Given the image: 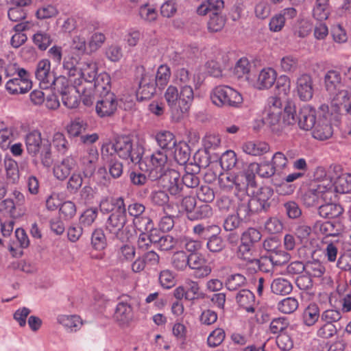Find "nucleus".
Returning <instances> with one entry per match:
<instances>
[{"label": "nucleus", "instance_id": "obj_62", "mask_svg": "<svg viewBox=\"0 0 351 351\" xmlns=\"http://www.w3.org/2000/svg\"><path fill=\"white\" fill-rule=\"evenodd\" d=\"M33 42L39 49L44 51L50 45L51 38L49 34L39 32L34 35Z\"/></svg>", "mask_w": 351, "mask_h": 351}, {"label": "nucleus", "instance_id": "obj_42", "mask_svg": "<svg viewBox=\"0 0 351 351\" xmlns=\"http://www.w3.org/2000/svg\"><path fill=\"white\" fill-rule=\"evenodd\" d=\"M298 65V59L293 55H286L280 60V70L285 73H293L296 71Z\"/></svg>", "mask_w": 351, "mask_h": 351}, {"label": "nucleus", "instance_id": "obj_52", "mask_svg": "<svg viewBox=\"0 0 351 351\" xmlns=\"http://www.w3.org/2000/svg\"><path fill=\"white\" fill-rule=\"evenodd\" d=\"M136 255L134 246L130 244L122 245L117 252L118 258L122 262L132 261Z\"/></svg>", "mask_w": 351, "mask_h": 351}, {"label": "nucleus", "instance_id": "obj_55", "mask_svg": "<svg viewBox=\"0 0 351 351\" xmlns=\"http://www.w3.org/2000/svg\"><path fill=\"white\" fill-rule=\"evenodd\" d=\"M250 67L251 65L249 60L245 58H242L237 62L234 69V73L238 78L245 77L248 80L249 77L247 75L250 72Z\"/></svg>", "mask_w": 351, "mask_h": 351}, {"label": "nucleus", "instance_id": "obj_39", "mask_svg": "<svg viewBox=\"0 0 351 351\" xmlns=\"http://www.w3.org/2000/svg\"><path fill=\"white\" fill-rule=\"evenodd\" d=\"M271 289L276 295H287L292 291L293 287L291 282L287 279L277 278L272 281Z\"/></svg>", "mask_w": 351, "mask_h": 351}, {"label": "nucleus", "instance_id": "obj_40", "mask_svg": "<svg viewBox=\"0 0 351 351\" xmlns=\"http://www.w3.org/2000/svg\"><path fill=\"white\" fill-rule=\"evenodd\" d=\"M343 213L340 205L328 203L319 207V214L324 218L332 219L339 217Z\"/></svg>", "mask_w": 351, "mask_h": 351}, {"label": "nucleus", "instance_id": "obj_36", "mask_svg": "<svg viewBox=\"0 0 351 351\" xmlns=\"http://www.w3.org/2000/svg\"><path fill=\"white\" fill-rule=\"evenodd\" d=\"M321 317L319 308L315 303L310 304L304 310L302 313L303 323L307 326H312Z\"/></svg>", "mask_w": 351, "mask_h": 351}, {"label": "nucleus", "instance_id": "obj_21", "mask_svg": "<svg viewBox=\"0 0 351 351\" xmlns=\"http://www.w3.org/2000/svg\"><path fill=\"white\" fill-rule=\"evenodd\" d=\"M325 86L327 91L337 98L340 95V92L346 90L341 82V74L335 70L328 71L324 76Z\"/></svg>", "mask_w": 351, "mask_h": 351}, {"label": "nucleus", "instance_id": "obj_56", "mask_svg": "<svg viewBox=\"0 0 351 351\" xmlns=\"http://www.w3.org/2000/svg\"><path fill=\"white\" fill-rule=\"evenodd\" d=\"M52 144L58 152L64 154L69 149V144L64 135L61 132H56L53 136Z\"/></svg>", "mask_w": 351, "mask_h": 351}, {"label": "nucleus", "instance_id": "obj_26", "mask_svg": "<svg viewBox=\"0 0 351 351\" xmlns=\"http://www.w3.org/2000/svg\"><path fill=\"white\" fill-rule=\"evenodd\" d=\"M99 158V153L96 148H90L80 158V164L82 167L83 173L86 177L91 176L95 171V164Z\"/></svg>", "mask_w": 351, "mask_h": 351}, {"label": "nucleus", "instance_id": "obj_32", "mask_svg": "<svg viewBox=\"0 0 351 351\" xmlns=\"http://www.w3.org/2000/svg\"><path fill=\"white\" fill-rule=\"evenodd\" d=\"M12 196L15 199V202L13 198L5 199L1 204V210L3 209L12 218H16L19 216L16 213V206L22 204L25 201V197L21 192L16 190L12 192Z\"/></svg>", "mask_w": 351, "mask_h": 351}, {"label": "nucleus", "instance_id": "obj_41", "mask_svg": "<svg viewBox=\"0 0 351 351\" xmlns=\"http://www.w3.org/2000/svg\"><path fill=\"white\" fill-rule=\"evenodd\" d=\"M213 214L211 206L207 204H201L195 207L194 211L189 215V219L198 220L210 217Z\"/></svg>", "mask_w": 351, "mask_h": 351}, {"label": "nucleus", "instance_id": "obj_46", "mask_svg": "<svg viewBox=\"0 0 351 351\" xmlns=\"http://www.w3.org/2000/svg\"><path fill=\"white\" fill-rule=\"evenodd\" d=\"M189 264V255L184 251L175 252L171 258L173 267L178 271H183Z\"/></svg>", "mask_w": 351, "mask_h": 351}, {"label": "nucleus", "instance_id": "obj_61", "mask_svg": "<svg viewBox=\"0 0 351 351\" xmlns=\"http://www.w3.org/2000/svg\"><path fill=\"white\" fill-rule=\"evenodd\" d=\"M226 337L225 331L220 328L215 329L208 337L207 343L209 347L215 348L219 346Z\"/></svg>", "mask_w": 351, "mask_h": 351}, {"label": "nucleus", "instance_id": "obj_11", "mask_svg": "<svg viewBox=\"0 0 351 351\" xmlns=\"http://www.w3.org/2000/svg\"><path fill=\"white\" fill-rule=\"evenodd\" d=\"M56 89L62 96L63 104L69 108H75L78 106V97L80 95V87L69 85L68 80L64 76L58 77ZM75 85H81L82 82L74 81Z\"/></svg>", "mask_w": 351, "mask_h": 351}, {"label": "nucleus", "instance_id": "obj_27", "mask_svg": "<svg viewBox=\"0 0 351 351\" xmlns=\"http://www.w3.org/2000/svg\"><path fill=\"white\" fill-rule=\"evenodd\" d=\"M238 305L248 313H254L257 304L254 294L248 289L239 291L236 295Z\"/></svg>", "mask_w": 351, "mask_h": 351}, {"label": "nucleus", "instance_id": "obj_16", "mask_svg": "<svg viewBox=\"0 0 351 351\" xmlns=\"http://www.w3.org/2000/svg\"><path fill=\"white\" fill-rule=\"evenodd\" d=\"M188 267L194 271V276L197 278H205L212 271L210 263L201 253H191L189 255Z\"/></svg>", "mask_w": 351, "mask_h": 351}, {"label": "nucleus", "instance_id": "obj_53", "mask_svg": "<svg viewBox=\"0 0 351 351\" xmlns=\"http://www.w3.org/2000/svg\"><path fill=\"white\" fill-rule=\"evenodd\" d=\"M91 245L97 250H104L106 247V237L101 229H96L92 233Z\"/></svg>", "mask_w": 351, "mask_h": 351}, {"label": "nucleus", "instance_id": "obj_63", "mask_svg": "<svg viewBox=\"0 0 351 351\" xmlns=\"http://www.w3.org/2000/svg\"><path fill=\"white\" fill-rule=\"evenodd\" d=\"M159 282L164 289H171L176 284L174 274L169 269L162 270L159 274Z\"/></svg>", "mask_w": 351, "mask_h": 351}, {"label": "nucleus", "instance_id": "obj_9", "mask_svg": "<svg viewBox=\"0 0 351 351\" xmlns=\"http://www.w3.org/2000/svg\"><path fill=\"white\" fill-rule=\"evenodd\" d=\"M167 162V156L165 151H156L149 156H145L141 159L139 167L142 171L149 173V177L152 180L162 179L165 174V167Z\"/></svg>", "mask_w": 351, "mask_h": 351}, {"label": "nucleus", "instance_id": "obj_14", "mask_svg": "<svg viewBox=\"0 0 351 351\" xmlns=\"http://www.w3.org/2000/svg\"><path fill=\"white\" fill-rule=\"evenodd\" d=\"M34 73L40 88L48 89L56 86L58 77L56 78L53 75L49 60L44 58L39 60L36 64Z\"/></svg>", "mask_w": 351, "mask_h": 351}, {"label": "nucleus", "instance_id": "obj_38", "mask_svg": "<svg viewBox=\"0 0 351 351\" xmlns=\"http://www.w3.org/2000/svg\"><path fill=\"white\" fill-rule=\"evenodd\" d=\"M158 145L164 150H171L176 146L177 142L174 135L169 131H162L156 135Z\"/></svg>", "mask_w": 351, "mask_h": 351}, {"label": "nucleus", "instance_id": "obj_6", "mask_svg": "<svg viewBox=\"0 0 351 351\" xmlns=\"http://www.w3.org/2000/svg\"><path fill=\"white\" fill-rule=\"evenodd\" d=\"M212 103L220 108H239L243 101L242 95L236 89L226 85L213 88L210 93Z\"/></svg>", "mask_w": 351, "mask_h": 351}, {"label": "nucleus", "instance_id": "obj_8", "mask_svg": "<svg viewBox=\"0 0 351 351\" xmlns=\"http://www.w3.org/2000/svg\"><path fill=\"white\" fill-rule=\"evenodd\" d=\"M110 150H113L120 158L130 160L133 163H138L144 153L143 147L132 143L128 136H121L117 138L112 145H107Z\"/></svg>", "mask_w": 351, "mask_h": 351}, {"label": "nucleus", "instance_id": "obj_34", "mask_svg": "<svg viewBox=\"0 0 351 351\" xmlns=\"http://www.w3.org/2000/svg\"><path fill=\"white\" fill-rule=\"evenodd\" d=\"M243 151L247 154L258 156L269 151V145L263 141H247L242 146Z\"/></svg>", "mask_w": 351, "mask_h": 351}, {"label": "nucleus", "instance_id": "obj_4", "mask_svg": "<svg viewBox=\"0 0 351 351\" xmlns=\"http://www.w3.org/2000/svg\"><path fill=\"white\" fill-rule=\"evenodd\" d=\"M163 182H166L165 186L171 195L180 196L184 186L187 188H195L198 186L199 180L195 173L186 171L181 177L178 171L169 169L165 174Z\"/></svg>", "mask_w": 351, "mask_h": 351}, {"label": "nucleus", "instance_id": "obj_22", "mask_svg": "<svg viewBox=\"0 0 351 351\" xmlns=\"http://www.w3.org/2000/svg\"><path fill=\"white\" fill-rule=\"evenodd\" d=\"M277 73L270 67L263 69L252 82V85L258 90L270 88L276 81Z\"/></svg>", "mask_w": 351, "mask_h": 351}, {"label": "nucleus", "instance_id": "obj_24", "mask_svg": "<svg viewBox=\"0 0 351 351\" xmlns=\"http://www.w3.org/2000/svg\"><path fill=\"white\" fill-rule=\"evenodd\" d=\"M32 86L29 75L26 77H13L9 80L5 85L6 91L11 95L24 94L28 92Z\"/></svg>", "mask_w": 351, "mask_h": 351}, {"label": "nucleus", "instance_id": "obj_37", "mask_svg": "<svg viewBox=\"0 0 351 351\" xmlns=\"http://www.w3.org/2000/svg\"><path fill=\"white\" fill-rule=\"evenodd\" d=\"M78 64L79 60L77 56L71 53L66 56L62 62L63 73L69 77L77 76L80 72V67L77 66Z\"/></svg>", "mask_w": 351, "mask_h": 351}, {"label": "nucleus", "instance_id": "obj_28", "mask_svg": "<svg viewBox=\"0 0 351 351\" xmlns=\"http://www.w3.org/2000/svg\"><path fill=\"white\" fill-rule=\"evenodd\" d=\"M114 318L120 326H128L133 319L131 305L125 302H119L115 309Z\"/></svg>", "mask_w": 351, "mask_h": 351}, {"label": "nucleus", "instance_id": "obj_57", "mask_svg": "<svg viewBox=\"0 0 351 351\" xmlns=\"http://www.w3.org/2000/svg\"><path fill=\"white\" fill-rule=\"evenodd\" d=\"M246 283V278L244 276L236 274L230 276L226 282V287L230 291H236L244 286Z\"/></svg>", "mask_w": 351, "mask_h": 351}, {"label": "nucleus", "instance_id": "obj_49", "mask_svg": "<svg viewBox=\"0 0 351 351\" xmlns=\"http://www.w3.org/2000/svg\"><path fill=\"white\" fill-rule=\"evenodd\" d=\"M150 231L152 232L150 234H147V233L143 232V231H141V233L139 234L137 240V245L139 250H147L151 247L152 243H156V235L153 232H156L157 230H152V229Z\"/></svg>", "mask_w": 351, "mask_h": 351}, {"label": "nucleus", "instance_id": "obj_23", "mask_svg": "<svg viewBox=\"0 0 351 351\" xmlns=\"http://www.w3.org/2000/svg\"><path fill=\"white\" fill-rule=\"evenodd\" d=\"M75 159L72 156H67L60 162H56L53 168L55 178L60 181L66 180L76 167Z\"/></svg>", "mask_w": 351, "mask_h": 351}, {"label": "nucleus", "instance_id": "obj_18", "mask_svg": "<svg viewBox=\"0 0 351 351\" xmlns=\"http://www.w3.org/2000/svg\"><path fill=\"white\" fill-rule=\"evenodd\" d=\"M237 198V214L241 219H246L252 214L258 212V206L254 205L252 197L247 193H235Z\"/></svg>", "mask_w": 351, "mask_h": 351}, {"label": "nucleus", "instance_id": "obj_47", "mask_svg": "<svg viewBox=\"0 0 351 351\" xmlns=\"http://www.w3.org/2000/svg\"><path fill=\"white\" fill-rule=\"evenodd\" d=\"M325 272V267L318 261H309L306 263L305 273L311 278H321Z\"/></svg>", "mask_w": 351, "mask_h": 351}, {"label": "nucleus", "instance_id": "obj_35", "mask_svg": "<svg viewBox=\"0 0 351 351\" xmlns=\"http://www.w3.org/2000/svg\"><path fill=\"white\" fill-rule=\"evenodd\" d=\"M252 173L256 172L261 178H269L276 172L274 165L269 161H263L260 163L253 162L249 165Z\"/></svg>", "mask_w": 351, "mask_h": 351}, {"label": "nucleus", "instance_id": "obj_7", "mask_svg": "<svg viewBox=\"0 0 351 351\" xmlns=\"http://www.w3.org/2000/svg\"><path fill=\"white\" fill-rule=\"evenodd\" d=\"M333 184L331 181L323 180L311 184L302 196V201L306 207L316 206L322 202L332 199Z\"/></svg>", "mask_w": 351, "mask_h": 351}, {"label": "nucleus", "instance_id": "obj_3", "mask_svg": "<svg viewBox=\"0 0 351 351\" xmlns=\"http://www.w3.org/2000/svg\"><path fill=\"white\" fill-rule=\"evenodd\" d=\"M25 143L27 154L34 158L36 163L39 159L43 166L49 167L52 165L51 145L45 143L41 132L38 130L28 132L25 136Z\"/></svg>", "mask_w": 351, "mask_h": 351}, {"label": "nucleus", "instance_id": "obj_1", "mask_svg": "<svg viewBox=\"0 0 351 351\" xmlns=\"http://www.w3.org/2000/svg\"><path fill=\"white\" fill-rule=\"evenodd\" d=\"M172 82L174 85L167 87L164 97L173 118L178 121L189 111L194 100L192 84L195 77L188 69L180 67L173 71Z\"/></svg>", "mask_w": 351, "mask_h": 351}, {"label": "nucleus", "instance_id": "obj_29", "mask_svg": "<svg viewBox=\"0 0 351 351\" xmlns=\"http://www.w3.org/2000/svg\"><path fill=\"white\" fill-rule=\"evenodd\" d=\"M254 175L253 173L239 172L234 174L233 181V188H235V193L243 194L247 193V190L249 186H254Z\"/></svg>", "mask_w": 351, "mask_h": 351}, {"label": "nucleus", "instance_id": "obj_10", "mask_svg": "<svg viewBox=\"0 0 351 351\" xmlns=\"http://www.w3.org/2000/svg\"><path fill=\"white\" fill-rule=\"evenodd\" d=\"M126 213H113L106 223V231L119 240H127L132 236V226L127 224Z\"/></svg>", "mask_w": 351, "mask_h": 351}, {"label": "nucleus", "instance_id": "obj_17", "mask_svg": "<svg viewBox=\"0 0 351 351\" xmlns=\"http://www.w3.org/2000/svg\"><path fill=\"white\" fill-rule=\"evenodd\" d=\"M117 105L118 102L115 95L112 92H106L97 101L95 111L99 117H110L117 110Z\"/></svg>", "mask_w": 351, "mask_h": 351}, {"label": "nucleus", "instance_id": "obj_19", "mask_svg": "<svg viewBox=\"0 0 351 351\" xmlns=\"http://www.w3.org/2000/svg\"><path fill=\"white\" fill-rule=\"evenodd\" d=\"M318 118V111L310 105H304L300 108L298 115V125L304 130H311Z\"/></svg>", "mask_w": 351, "mask_h": 351}, {"label": "nucleus", "instance_id": "obj_31", "mask_svg": "<svg viewBox=\"0 0 351 351\" xmlns=\"http://www.w3.org/2000/svg\"><path fill=\"white\" fill-rule=\"evenodd\" d=\"M274 194V191L269 186L261 187L256 195L252 197L256 206H258V212L267 209L270 206V199Z\"/></svg>", "mask_w": 351, "mask_h": 351}, {"label": "nucleus", "instance_id": "obj_13", "mask_svg": "<svg viewBox=\"0 0 351 351\" xmlns=\"http://www.w3.org/2000/svg\"><path fill=\"white\" fill-rule=\"evenodd\" d=\"M244 258L253 266L254 269L256 267L264 272H269V269L264 268L265 264L270 263L274 267H280L288 263L291 258V256L282 248H280L272 254H270L268 256H265L260 259L248 256H246Z\"/></svg>", "mask_w": 351, "mask_h": 351}, {"label": "nucleus", "instance_id": "obj_51", "mask_svg": "<svg viewBox=\"0 0 351 351\" xmlns=\"http://www.w3.org/2000/svg\"><path fill=\"white\" fill-rule=\"evenodd\" d=\"M225 25L224 18L219 13L210 14L207 23L210 32L221 31Z\"/></svg>", "mask_w": 351, "mask_h": 351}, {"label": "nucleus", "instance_id": "obj_20", "mask_svg": "<svg viewBox=\"0 0 351 351\" xmlns=\"http://www.w3.org/2000/svg\"><path fill=\"white\" fill-rule=\"evenodd\" d=\"M141 73V77L138 82V88L136 92L138 99L145 100L150 99L156 92L155 84L153 82L152 76L144 72V69L139 71Z\"/></svg>", "mask_w": 351, "mask_h": 351}, {"label": "nucleus", "instance_id": "obj_58", "mask_svg": "<svg viewBox=\"0 0 351 351\" xmlns=\"http://www.w3.org/2000/svg\"><path fill=\"white\" fill-rule=\"evenodd\" d=\"M98 210L97 208H90L84 211L80 215V223L84 227L90 226L97 217Z\"/></svg>", "mask_w": 351, "mask_h": 351}, {"label": "nucleus", "instance_id": "obj_50", "mask_svg": "<svg viewBox=\"0 0 351 351\" xmlns=\"http://www.w3.org/2000/svg\"><path fill=\"white\" fill-rule=\"evenodd\" d=\"M328 0H317L313 10L314 18L318 21H324L328 17Z\"/></svg>", "mask_w": 351, "mask_h": 351}, {"label": "nucleus", "instance_id": "obj_43", "mask_svg": "<svg viewBox=\"0 0 351 351\" xmlns=\"http://www.w3.org/2000/svg\"><path fill=\"white\" fill-rule=\"evenodd\" d=\"M87 127V124L80 118L71 121L66 126V132L70 137H77L84 132Z\"/></svg>", "mask_w": 351, "mask_h": 351}, {"label": "nucleus", "instance_id": "obj_54", "mask_svg": "<svg viewBox=\"0 0 351 351\" xmlns=\"http://www.w3.org/2000/svg\"><path fill=\"white\" fill-rule=\"evenodd\" d=\"M94 82V90L99 93L101 90L106 92H110V76L106 73H102L99 75H97Z\"/></svg>", "mask_w": 351, "mask_h": 351}, {"label": "nucleus", "instance_id": "obj_45", "mask_svg": "<svg viewBox=\"0 0 351 351\" xmlns=\"http://www.w3.org/2000/svg\"><path fill=\"white\" fill-rule=\"evenodd\" d=\"M299 306L298 301L293 297H288L280 300L277 305L278 309L282 313L290 314L295 311Z\"/></svg>", "mask_w": 351, "mask_h": 351}, {"label": "nucleus", "instance_id": "obj_25", "mask_svg": "<svg viewBox=\"0 0 351 351\" xmlns=\"http://www.w3.org/2000/svg\"><path fill=\"white\" fill-rule=\"evenodd\" d=\"M297 92L302 101H309L313 96V80L309 75L303 74L297 80Z\"/></svg>", "mask_w": 351, "mask_h": 351}, {"label": "nucleus", "instance_id": "obj_30", "mask_svg": "<svg viewBox=\"0 0 351 351\" xmlns=\"http://www.w3.org/2000/svg\"><path fill=\"white\" fill-rule=\"evenodd\" d=\"M56 319L59 324L70 332L78 331L83 325L82 318L77 315L61 314L57 316Z\"/></svg>", "mask_w": 351, "mask_h": 351}, {"label": "nucleus", "instance_id": "obj_15", "mask_svg": "<svg viewBox=\"0 0 351 351\" xmlns=\"http://www.w3.org/2000/svg\"><path fill=\"white\" fill-rule=\"evenodd\" d=\"M127 210L133 217L134 227L139 231H148L153 228L152 220L148 217L143 216L145 211V206L141 203L134 202L128 205Z\"/></svg>", "mask_w": 351, "mask_h": 351}, {"label": "nucleus", "instance_id": "obj_33", "mask_svg": "<svg viewBox=\"0 0 351 351\" xmlns=\"http://www.w3.org/2000/svg\"><path fill=\"white\" fill-rule=\"evenodd\" d=\"M78 76L87 83H92L97 75V65L92 60H86L80 63Z\"/></svg>", "mask_w": 351, "mask_h": 351}, {"label": "nucleus", "instance_id": "obj_5", "mask_svg": "<svg viewBox=\"0 0 351 351\" xmlns=\"http://www.w3.org/2000/svg\"><path fill=\"white\" fill-rule=\"evenodd\" d=\"M101 158L106 162V167L98 169L96 173L97 182L104 186L110 184V176L114 179L119 178L123 174V165L112 153H110L108 146H104L101 149Z\"/></svg>", "mask_w": 351, "mask_h": 351}, {"label": "nucleus", "instance_id": "obj_12", "mask_svg": "<svg viewBox=\"0 0 351 351\" xmlns=\"http://www.w3.org/2000/svg\"><path fill=\"white\" fill-rule=\"evenodd\" d=\"M328 110V107L326 105H322L319 108V118L311 128L313 137L315 139L325 141L332 136L333 129Z\"/></svg>", "mask_w": 351, "mask_h": 351}, {"label": "nucleus", "instance_id": "obj_64", "mask_svg": "<svg viewBox=\"0 0 351 351\" xmlns=\"http://www.w3.org/2000/svg\"><path fill=\"white\" fill-rule=\"evenodd\" d=\"M105 54L109 60L118 62L123 56L122 47L119 45L112 44L106 49Z\"/></svg>", "mask_w": 351, "mask_h": 351}, {"label": "nucleus", "instance_id": "obj_44", "mask_svg": "<svg viewBox=\"0 0 351 351\" xmlns=\"http://www.w3.org/2000/svg\"><path fill=\"white\" fill-rule=\"evenodd\" d=\"M170 76V68L166 64H161L157 69L154 84L160 88L165 87L168 84Z\"/></svg>", "mask_w": 351, "mask_h": 351}, {"label": "nucleus", "instance_id": "obj_48", "mask_svg": "<svg viewBox=\"0 0 351 351\" xmlns=\"http://www.w3.org/2000/svg\"><path fill=\"white\" fill-rule=\"evenodd\" d=\"M313 25L305 19L298 20L293 27V34L299 38H305L310 34Z\"/></svg>", "mask_w": 351, "mask_h": 351}, {"label": "nucleus", "instance_id": "obj_59", "mask_svg": "<svg viewBox=\"0 0 351 351\" xmlns=\"http://www.w3.org/2000/svg\"><path fill=\"white\" fill-rule=\"evenodd\" d=\"M314 228L317 232L326 236H335L337 232L335 226L330 221H317Z\"/></svg>", "mask_w": 351, "mask_h": 351}, {"label": "nucleus", "instance_id": "obj_60", "mask_svg": "<svg viewBox=\"0 0 351 351\" xmlns=\"http://www.w3.org/2000/svg\"><path fill=\"white\" fill-rule=\"evenodd\" d=\"M335 189L341 193H351V174L342 175L337 178Z\"/></svg>", "mask_w": 351, "mask_h": 351}, {"label": "nucleus", "instance_id": "obj_2", "mask_svg": "<svg viewBox=\"0 0 351 351\" xmlns=\"http://www.w3.org/2000/svg\"><path fill=\"white\" fill-rule=\"evenodd\" d=\"M262 121L272 132L279 135L285 125L296 123L295 107L290 104L283 106L280 98L271 96L265 101Z\"/></svg>", "mask_w": 351, "mask_h": 351}]
</instances>
